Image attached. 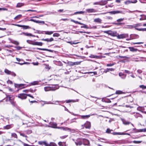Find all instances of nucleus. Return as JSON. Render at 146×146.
Listing matches in <instances>:
<instances>
[{"mask_svg":"<svg viewBox=\"0 0 146 146\" xmlns=\"http://www.w3.org/2000/svg\"><path fill=\"white\" fill-rule=\"evenodd\" d=\"M98 140L101 142H104L106 143H109V141L106 139H103L102 138H100L98 139Z\"/></svg>","mask_w":146,"mask_h":146,"instance_id":"6ab92c4d","label":"nucleus"},{"mask_svg":"<svg viewBox=\"0 0 146 146\" xmlns=\"http://www.w3.org/2000/svg\"><path fill=\"white\" fill-rule=\"evenodd\" d=\"M115 63H112L108 64H106V66L107 67H110L112 66L115 65Z\"/></svg>","mask_w":146,"mask_h":146,"instance_id":"3c124183","label":"nucleus"},{"mask_svg":"<svg viewBox=\"0 0 146 146\" xmlns=\"http://www.w3.org/2000/svg\"><path fill=\"white\" fill-rule=\"evenodd\" d=\"M11 136L15 138H17V136L16 134L15 133H11Z\"/></svg>","mask_w":146,"mask_h":146,"instance_id":"49530a36","label":"nucleus"},{"mask_svg":"<svg viewBox=\"0 0 146 146\" xmlns=\"http://www.w3.org/2000/svg\"><path fill=\"white\" fill-rule=\"evenodd\" d=\"M139 87L143 90L146 89V86H144V85H140L139 86Z\"/></svg>","mask_w":146,"mask_h":146,"instance_id":"603ef678","label":"nucleus"},{"mask_svg":"<svg viewBox=\"0 0 146 146\" xmlns=\"http://www.w3.org/2000/svg\"><path fill=\"white\" fill-rule=\"evenodd\" d=\"M135 29L140 31H146V28H135Z\"/></svg>","mask_w":146,"mask_h":146,"instance_id":"c9c22d12","label":"nucleus"},{"mask_svg":"<svg viewBox=\"0 0 146 146\" xmlns=\"http://www.w3.org/2000/svg\"><path fill=\"white\" fill-rule=\"evenodd\" d=\"M44 34L47 35H51L53 34L54 31H44Z\"/></svg>","mask_w":146,"mask_h":146,"instance_id":"c85d7f7f","label":"nucleus"},{"mask_svg":"<svg viewBox=\"0 0 146 146\" xmlns=\"http://www.w3.org/2000/svg\"><path fill=\"white\" fill-rule=\"evenodd\" d=\"M94 5H100V2H97L94 3H93Z\"/></svg>","mask_w":146,"mask_h":146,"instance_id":"69168bd1","label":"nucleus"},{"mask_svg":"<svg viewBox=\"0 0 146 146\" xmlns=\"http://www.w3.org/2000/svg\"><path fill=\"white\" fill-rule=\"evenodd\" d=\"M47 146H57V145L54 143H50L49 144L47 143Z\"/></svg>","mask_w":146,"mask_h":146,"instance_id":"58836bf2","label":"nucleus"},{"mask_svg":"<svg viewBox=\"0 0 146 146\" xmlns=\"http://www.w3.org/2000/svg\"><path fill=\"white\" fill-rule=\"evenodd\" d=\"M123 123V124L125 125H128L130 123V122H128L126 120H123L122 121Z\"/></svg>","mask_w":146,"mask_h":146,"instance_id":"37998d69","label":"nucleus"},{"mask_svg":"<svg viewBox=\"0 0 146 146\" xmlns=\"http://www.w3.org/2000/svg\"><path fill=\"white\" fill-rule=\"evenodd\" d=\"M78 101V99H76V100H66V103H69L71 102H77Z\"/></svg>","mask_w":146,"mask_h":146,"instance_id":"4be33fe9","label":"nucleus"},{"mask_svg":"<svg viewBox=\"0 0 146 146\" xmlns=\"http://www.w3.org/2000/svg\"><path fill=\"white\" fill-rule=\"evenodd\" d=\"M84 13H85V11H78L74 13V15H76L77 14H83Z\"/></svg>","mask_w":146,"mask_h":146,"instance_id":"a19ab883","label":"nucleus"},{"mask_svg":"<svg viewBox=\"0 0 146 146\" xmlns=\"http://www.w3.org/2000/svg\"><path fill=\"white\" fill-rule=\"evenodd\" d=\"M24 29H31V27L29 26H26L23 25V27H22Z\"/></svg>","mask_w":146,"mask_h":146,"instance_id":"8fccbe9b","label":"nucleus"},{"mask_svg":"<svg viewBox=\"0 0 146 146\" xmlns=\"http://www.w3.org/2000/svg\"><path fill=\"white\" fill-rule=\"evenodd\" d=\"M137 132H146V129H141L137 130Z\"/></svg>","mask_w":146,"mask_h":146,"instance_id":"79ce46f5","label":"nucleus"},{"mask_svg":"<svg viewBox=\"0 0 146 146\" xmlns=\"http://www.w3.org/2000/svg\"><path fill=\"white\" fill-rule=\"evenodd\" d=\"M142 142L141 141H133V142L135 143H140Z\"/></svg>","mask_w":146,"mask_h":146,"instance_id":"680f3d73","label":"nucleus"},{"mask_svg":"<svg viewBox=\"0 0 146 146\" xmlns=\"http://www.w3.org/2000/svg\"><path fill=\"white\" fill-rule=\"evenodd\" d=\"M25 85V84H15V87H18L19 88H20L21 87H22L23 86Z\"/></svg>","mask_w":146,"mask_h":146,"instance_id":"473e14b6","label":"nucleus"},{"mask_svg":"<svg viewBox=\"0 0 146 146\" xmlns=\"http://www.w3.org/2000/svg\"><path fill=\"white\" fill-rule=\"evenodd\" d=\"M109 13L111 14L115 15L119 13H121L122 14H125V11H123L115 10L109 12Z\"/></svg>","mask_w":146,"mask_h":146,"instance_id":"0eeeda50","label":"nucleus"},{"mask_svg":"<svg viewBox=\"0 0 146 146\" xmlns=\"http://www.w3.org/2000/svg\"><path fill=\"white\" fill-rule=\"evenodd\" d=\"M86 12L88 13H94L96 12L97 10L94 9H86Z\"/></svg>","mask_w":146,"mask_h":146,"instance_id":"ddd939ff","label":"nucleus"},{"mask_svg":"<svg viewBox=\"0 0 146 146\" xmlns=\"http://www.w3.org/2000/svg\"><path fill=\"white\" fill-rule=\"evenodd\" d=\"M68 42V43L70 44H78V43H79L80 42H78L75 43V42H73L71 41H69Z\"/></svg>","mask_w":146,"mask_h":146,"instance_id":"13d9d810","label":"nucleus"},{"mask_svg":"<svg viewBox=\"0 0 146 146\" xmlns=\"http://www.w3.org/2000/svg\"><path fill=\"white\" fill-rule=\"evenodd\" d=\"M97 28L96 26H93L92 27H89L90 29H96Z\"/></svg>","mask_w":146,"mask_h":146,"instance_id":"338daca9","label":"nucleus"},{"mask_svg":"<svg viewBox=\"0 0 146 146\" xmlns=\"http://www.w3.org/2000/svg\"><path fill=\"white\" fill-rule=\"evenodd\" d=\"M119 75L123 79H125L126 77V75H125L121 72L119 73Z\"/></svg>","mask_w":146,"mask_h":146,"instance_id":"a878e982","label":"nucleus"},{"mask_svg":"<svg viewBox=\"0 0 146 146\" xmlns=\"http://www.w3.org/2000/svg\"><path fill=\"white\" fill-rule=\"evenodd\" d=\"M40 82V81H34L33 82H32L31 83V84L32 85H38L39 84V82Z\"/></svg>","mask_w":146,"mask_h":146,"instance_id":"7c9ffc66","label":"nucleus"},{"mask_svg":"<svg viewBox=\"0 0 146 146\" xmlns=\"http://www.w3.org/2000/svg\"><path fill=\"white\" fill-rule=\"evenodd\" d=\"M41 40H42L46 41L47 42H49L53 41L54 40V39L52 38H47L45 39H42Z\"/></svg>","mask_w":146,"mask_h":146,"instance_id":"f3484780","label":"nucleus"},{"mask_svg":"<svg viewBox=\"0 0 146 146\" xmlns=\"http://www.w3.org/2000/svg\"><path fill=\"white\" fill-rule=\"evenodd\" d=\"M124 20V18L119 19L117 20V21L118 22V23H112L116 25H121L122 23L120 22Z\"/></svg>","mask_w":146,"mask_h":146,"instance_id":"9d476101","label":"nucleus"},{"mask_svg":"<svg viewBox=\"0 0 146 146\" xmlns=\"http://www.w3.org/2000/svg\"><path fill=\"white\" fill-rule=\"evenodd\" d=\"M61 102L60 101H56L54 102V103H52V104L58 105L59 104L60 102Z\"/></svg>","mask_w":146,"mask_h":146,"instance_id":"09e8293b","label":"nucleus"},{"mask_svg":"<svg viewBox=\"0 0 146 146\" xmlns=\"http://www.w3.org/2000/svg\"><path fill=\"white\" fill-rule=\"evenodd\" d=\"M59 86L58 84L50 85L49 86H46L44 87V90L46 92L49 91H54L59 89Z\"/></svg>","mask_w":146,"mask_h":146,"instance_id":"f257e3e1","label":"nucleus"},{"mask_svg":"<svg viewBox=\"0 0 146 146\" xmlns=\"http://www.w3.org/2000/svg\"><path fill=\"white\" fill-rule=\"evenodd\" d=\"M128 36V35L127 34H123L120 35H119L118 34H117V38L120 39L125 38L126 37H127Z\"/></svg>","mask_w":146,"mask_h":146,"instance_id":"6e6552de","label":"nucleus"},{"mask_svg":"<svg viewBox=\"0 0 146 146\" xmlns=\"http://www.w3.org/2000/svg\"><path fill=\"white\" fill-rule=\"evenodd\" d=\"M72 64H71V65H78L79 64H80V62H72Z\"/></svg>","mask_w":146,"mask_h":146,"instance_id":"a18cd8bd","label":"nucleus"},{"mask_svg":"<svg viewBox=\"0 0 146 146\" xmlns=\"http://www.w3.org/2000/svg\"><path fill=\"white\" fill-rule=\"evenodd\" d=\"M130 36L131 39L138 38L139 37V35L136 34H131Z\"/></svg>","mask_w":146,"mask_h":146,"instance_id":"dca6fc26","label":"nucleus"},{"mask_svg":"<svg viewBox=\"0 0 146 146\" xmlns=\"http://www.w3.org/2000/svg\"><path fill=\"white\" fill-rule=\"evenodd\" d=\"M61 129H63V130H69V131H71V129L70 128H68L67 127H66L65 128H64V127H62L61 128Z\"/></svg>","mask_w":146,"mask_h":146,"instance_id":"5fc2aeb1","label":"nucleus"},{"mask_svg":"<svg viewBox=\"0 0 146 146\" xmlns=\"http://www.w3.org/2000/svg\"><path fill=\"white\" fill-rule=\"evenodd\" d=\"M25 5L24 3H17V5H16V7H20Z\"/></svg>","mask_w":146,"mask_h":146,"instance_id":"bb28decb","label":"nucleus"},{"mask_svg":"<svg viewBox=\"0 0 146 146\" xmlns=\"http://www.w3.org/2000/svg\"><path fill=\"white\" fill-rule=\"evenodd\" d=\"M90 57L91 58H98V56H97L94 55H91L90 56Z\"/></svg>","mask_w":146,"mask_h":146,"instance_id":"e2e57ef3","label":"nucleus"},{"mask_svg":"<svg viewBox=\"0 0 146 146\" xmlns=\"http://www.w3.org/2000/svg\"><path fill=\"white\" fill-rule=\"evenodd\" d=\"M71 21L72 22H73L75 23L76 24H79V25L82 24V23H80V22H78V21H75V20H74L73 19H71Z\"/></svg>","mask_w":146,"mask_h":146,"instance_id":"c03bdc74","label":"nucleus"},{"mask_svg":"<svg viewBox=\"0 0 146 146\" xmlns=\"http://www.w3.org/2000/svg\"><path fill=\"white\" fill-rule=\"evenodd\" d=\"M142 25L140 23H138L136 24H135L134 25V27H138L139 26H141Z\"/></svg>","mask_w":146,"mask_h":146,"instance_id":"0e129e2a","label":"nucleus"},{"mask_svg":"<svg viewBox=\"0 0 146 146\" xmlns=\"http://www.w3.org/2000/svg\"><path fill=\"white\" fill-rule=\"evenodd\" d=\"M22 17V15H19L14 18L15 20H18L21 18Z\"/></svg>","mask_w":146,"mask_h":146,"instance_id":"f704fd0d","label":"nucleus"},{"mask_svg":"<svg viewBox=\"0 0 146 146\" xmlns=\"http://www.w3.org/2000/svg\"><path fill=\"white\" fill-rule=\"evenodd\" d=\"M114 69L113 68H108L106 69L104 71V72L106 73L109 71H113L114 70Z\"/></svg>","mask_w":146,"mask_h":146,"instance_id":"2f4dec72","label":"nucleus"},{"mask_svg":"<svg viewBox=\"0 0 146 146\" xmlns=\"http://www.w3.org/2000/svg\"><path fill=\"white\" fill-rule=\"evenodd\" d=\"M58 144L60 146H66V143L65 142H60L58 143Z\"/></svg>","mask_w":146,"mask_h":146,"instance_id":"72a5a7b5","label":"nucleus"},{"mask_svg":"<svg viewBox=\"0 0 146 146\" xmlns=\"http://www.w3.org/2000/svg\"><path fill=\"white\" fill-rule=\"evenodd\" d=\"M82 128L83 129L84 127L86 129H90L91 127V124L90 122L87 121L84 125H82Z\"/></svg>","mask_w":146,"mask_h":146,"instance_id":"20e7f679","label":"nucleus"},{"mask_svg":"<svg viewBox=\"0 0 146 146\" xmlns=\"http://www.w3.org/2000/svg\"><path fill=\"white\" fill-rule=\"evenodd\" d=\"M27 42L29 44H32V43H33V41L27 40Z\"/></svg>","mask_w":146,"mask_h":146,"instance_id":"bf43d9fd","label":"nucleus"},{"mask_svg":"<svg viewBox=\"0 0 146 146\" xmlns=\"http://www.w3.org/2000/svg\"><path fill=\"white\" fill-rule=\"evenodd\" d=\"M80 116L81 117V118L83 119H87L88 118H89L90 117V115H80Z\"/></svg>","mask_w":146,"mask_h":146,"instance_id":"b1692460","label":"nucleus"},{"mask_svg":"<svg viewBox=\"0 0 146 146\" xmlns=\"http://www.w3.org/2000/svg\"><path fill=\"white\" fill-rule=\"evenodd\" d=\"M5 73L8 75H11L13 77H15L16 76V74L13 71H11L7 69H5L4 71Z\"/></svg>","mask_w":146,"mask_h":146,"instance_id":"423d86ee","label":"nucleus"},{"mask_svg":"<svg viewBox=\"0 0 146 146\" xmlns=\"http://www.w3.org/2000/svg\"><path fill=\"white\" fill-rule=\"evenodd\" d=\"M49 124L50 125V127L54 128H57V124L56 123L54 122H50Z\"/></svg>","mask_w":146,"mask_h":146,"instance_id":"a211bd4d","label":"nucleus"},{"mask_svg":"<svg viewBox=\"0 0 146 146\" xmlns=\"http://www.w3.org/2000/svg\"><path fill=\"white\" fill-rule=\"evenodd\" d=\"M111 134L114 135H123L125 134L124 133H121V132H113L111 133Z\"/></svg>","mask_w":146,"mask_h":146,"instance_id":"412c9836","label":"nucleus"},{"mask_svg":"<svg viewBox=\"0 0 146 146\" xmlns=\"http://www.w3.org/2000/svg\"><path fill=\"white\" fill-rule=\"evenodd\" d=\"M27 94L23 93L20 94L18 95L17 97L18 98L22 100H24L27 98Z\"/></svg>","mask_w":146,"mask_h":146,"instance_id":"1a4fd4ad","label":"nucleus"},{"mask_svg":"<svg viewBox=\"0 0 146 146\" xmlns=\"http://www.w3.org/2000/svg\"><path fill=\"white\" fill-rule=\"evenodd\" d=\"M6 100L7 101H10L11 104L13 106H15V103L13 101V100L14 99V97L12 95H6Z\"/></svg>","mask_w":146,"mask_h":146,"instance_id":"f03ea898","label":"nucleus"},{"mask_svg":"<svg viewBox=\"0 0 146 146\" xmlns=\"http://www.w3.org/2000/svg\"><path fill=\"white\" fill-rule=\"evenodd\" d=\"M38 143L40 145H44L45 146H47V143L45 141H39Z\"/></svg>","mask_w":146,"mask_h":146,"instance_id":"c756f323","label":"nucleus"},{"mask_svg":"<svg viewBox=\"0 0 146 146\" xmlns=\"http://www.w3.org/2000/svg\"><path fill=\"white\" fill-rule=\"evenodd\" d=\"M13 126L14 125L13 124H11L9 125H7L5 126H4L3 128V129H8L13 127Z\"/></svg>","mask_w":146,"mask_h":146,"instance_id":"f8f14e48","label":"nucleus"},{"mask_svg":"<svg viewBox=\"0 0 146 146\" xmlns=\"http://www.w3.org/2000/svg\"><path fill=\"white\" fill-rule=\"evenodd\" d=\"M22 34H24L26 36H31V35H32V34L31 33H25L24 32H23L20 34V35H22Z\"/></svg>","mask_w":146,"mask_h":146,"instance_id":"4c0bfd02","label":"nucleus"},{"mask_svg":"<svg viewBox=\"0 0 146 146\" xmlns=\"http://www.w3.org/2000/svg\"><path fill=\"white\" fill-rule=\"evenodd\" d=\"M44 104H52V103L50 102H46V101H44Z\"/></svg>","mask_w":146,"mask_h":146,"instance_id":"052dcab7","label":"nucleus"},{"mask_svg":"<svg viewBox=\"0 0 146 146\" xmlns=\"http://www.w3.org/2000/svg\"><path fill=\"white\" fill-rule=\"evenodd\" d=\"M137 110L138 111H143L142 110H144V109L143 108V107L139 106L137 108Z\"/></svg>","mask_w":146,"mask_h":146,"instance_id":"de8ad7c7","label":"nucleus"},{"mask_svg":"<svg viewBox=\"0 0 146 146\" xmlns=\"http://www.w3.org/2000/svg\"><path fill=\"white\" fill-rule=\"evenodd\" d=\"M104 33L111 36L116 37L117 34L116 31L111 30L105 31Z\"/></svg>","mask_w":146,"mask_h":146,"instance_id":"7ed1b4c3","label":"nucleus"},{"mask_svg":"<svg viewBox=\"0 0 146 146\" xmlns=\"http://www.w3.org/2000/svg\"><path fill=\"white\" fill-rule=\"evenodd\" d=\"M72 140L74 141L76 145L77 146L81 145L82 144V139L78 138L76 140L73 139Z\"/></svg>","mask_w":146,"mask_h":146,"instance_id":"39448f33","label":"nucleus"},{"mask_svg":"<svg viewBox=\"0 0 146 146\" xmlns=\"http://www.w3.org/2000/svg\"><path fill=\"white\" fill-rule=\"evenodd\" d=\"M82 144L85 145H89L90 142L88 140L85 139H82Z\"/></svg>","mask_w":146,"mask_h":146,"instance_id":"9b49d317","label":"nucleus"},{"mask_svg":"<svg viewBox=\"0 0 146 146\" xmlns=\"http://www.w3.org/2000/svg\"><path fill=\"white\" fill-rule=\"evenodd\" d=\"M130 50L132 52H136L137 50V48H134L133 47H129Z\"/></svg>","mask_w":146,"mask_h":146,"instance_id":"5701e85b","label":"nucleus"},{"mask_svg":"<svg viewBox=\"0 0 146 146\" xmlns=\"http://www.w3.org/2000/svg\"><path fill=\"white\" fill-rule=\"evenodd\" d=\"M102 20L99 18L95 19L94 20V22L96 23H101Z\"/></svg>","mask_w":146,"mask_h":146,"instance_id":"393cba45","label":"nucleus"},{"mask_svg":"<svg viewBox=\"0 0 146 146\" xmlns=\"http://www.w3.org/2000/svg\"><path fill=\"white\" fill-rule=\"evenodd\" d=\"M122 94V91L120 90L116 91L115 92V94Z\"/></svg>","mask_w":146,"mask_h":146,"instance_id":"4d7b16f0","label":"nucleus"},{"mask_svg":"<svg viewBox=\"0 0 146 146\" xmlns=\"http://www.w3.org/2000/svg\"><path fill=\"white\" fill-rule=\"evenodd\" d=\"M132 1L129 0L125 2V4H127L130 3H131Z\"/></svg>","mask_w":146,"mask_h":146,"instance_id":"774afa93","label":"nucleus"},{"mask_svg":"<svg viewBox=\"0 0 146 146\" xmlns=\"http://www.w3.org/2000/svg\"><path fill=\"white\" fill-rule=\"evenodd\" d=\"M134 116L136 118H137L138 117H140L142 118H143L142 115L140 114L137 112H136L135 114L134 115Z\"/></svg>","mask_w":146,"mask_h":146,"instance_id":"aec40b11","label":"nucleus"},{"mask_svg":"<svg viewBox=\"0 0 146 146\" xmlns=\"http://www.w3.org/2000/svg\"><path fill=\"white\" fill-rule=\"evenodd\" d=\"M60 36L59 34L58 33H55L53 34V36L54 37H58Z\"/></svg>","mask_w":146,"mask_h":146,"instance_id":"6e6d98bb","label":"nucleus"},{"mask_svg":"<svg viewBox=\"0 0 146 146\" xmlns=\"http://www.w3.org/2000/svg\"><path fill=\"white\" fill-rule=\"evenodd\" d=\"M30 21H33L35 23H42L43 24H44V22L43 21H36L33 19H31L29 20Z\"/></svg>","mask_w":146,"mask_h":146,"instance_id":"4468645a","label":"nucleus"},{"mask_svg":"<svg viewBox=\"0 0 146 146\" xmlns=\"http://www.w3.org/2000/svg\"><path fill=\"white\" fill-rule=\"evenodd\" d=\"M82 24L81 25H83V26H81V28H86L87 29H89V27H88L87 26V25H86L84 24H83L82 23Z\"/></svg>","mask_w":146,"mask_h":146,"instance_id":"e433bc0d","label":"nucleus"},{"mask_svg":"<svg viewBox=\"0 0 146 146\" xmlns=\"http://www.w3.org/2000/svg\"><path fill=\"white\" fill-rule=\"evenodd\" d=\"M32 45H38L41 46L43 44L41 42H38L37 41H33V43H32Z\"/></svg>","mask_w":146,"mask_h":146,"instance_id":"2eb2a0df","label":"nucleus"},{"mask_svg":"<svg viewBox=\"0 0 146 146\" xmlns=\"http://www.w3.org/2000/svg\"><path fill=\"white\" fill-rule=\"evenodd\" d=\"M113 131V130L111 129H110L109 128H108L107 129V130L106 131V133H108V134H109V133H111V132Z\"/></svg>","mask_w":146,"mask_h":146,"instance_id":"ea45409f","label":"nucleus"},{"mask_svg":"<svg viewBox=\"0 0 146 146\" xmlns=\"http://www.w3.org/2000/svg\"><path fill=\"white\" fill-rule=\"evenodd\" d=\"M56 13V12H47V13L45 14V15H51L54 14Z\"/></svg>","mask_w":146,"mask_h":146,"instance_id":"864d4df0","label":"nucleus"},{"mask_svg":"<svg viewBox=\"0 0 146 146\" xmlns=\"http://www.w3.org/2000/svg\"><path fill=\"white\" fill-rule=\"evenodd\" d=\"M11 40V42L14 44H15L17 45H18L19 44V43L17 41L14 40H11L10 39H9Z\"/></svg>","mask_w":146,"mask_h":146,"instance_id":"cd10ccee","label":"nucleus"}]
</instances>
